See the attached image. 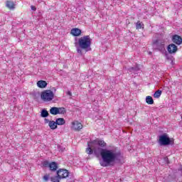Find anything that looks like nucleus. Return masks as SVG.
<instances>
[{
	"mask_svg": "<svg viewBox=\"0 0 182 182\" xmlns=\"http://www.w3.org/2000/svg\"><path fill=\"white\" fill-rule=\"evenodd\" d=\"M98 146H100V147ZM100 147H106V142L103 140H93L88 142L86 153H87V154H92L94 151L95 154H100L102 161H100V164L102 167L114 166L116 161L120 160L122 154L119 151H116V149H105Z\"/></svg>",
	"mask_w": 182,
	"mask_h": 182,
	"instance_id": "nucleus-1",
	"label": "nucleus"
},
{
	"mask_svg": "<svg viewBox=\"0 0 182 182\" xmlns=\"http://www.w3.org/2000/svg\"><path fill=\"white\" fill-rule=\"evenodd\" d=\"M77 44L79 47H77V52L80 55H82V49L85 52L92 50L90 46H92V38L90 36H84L78 39Z\"/></svg>",
	"mask_w": 182,
	"mask_h": 182,
	"instance_id": "nucleus-2",
	"label": "nucleus"
},
{
	"mask_svg": "<svg viewBox=\"0 0 182 182\" xmlns=\"http://www.w3.org/2000/svg\"><path fill=\"white\" fill-rule=\"evenodd\" d=\"M55 97V92L50 90H46L41 92V99L44 102H50Z\"/></svg>",
	"mask_w": 182,
	"mask_h": 182,
	"instance_id": "nucleus-3",
	"label": "nucleus"
},
{
	"mask_svg": "<svg viewBox=\"0 0 182 182\" xmlns=\"http://www.w3.org/2000/svg\"><path fill=\"white\" fill-rule=\"evenodd\" d=\"M159 144L161 146H168V144H173V141L170 140L167 134H163L159 136Z\"/></svg>",
	"mask_w": 182,
	"mask_h": 182,
	"instance_id": "nucleus-4",
	"label": "nucleus"
},
{
	"mask_svg": "<svg viewBox=\"0 0 182 182\" xmlns=\"http://www.w3.org/2000/svg\"><path fill=\"white\" fill-rule=\"evenodd\" d=\"M57 176H58L59 178H66L69 177V171L66 169H59L57 171Z\"/></svg>",
	"mask_w": 182,
	"mask_h": 182,
	"instance_id": "nucleus-5",
	"label": "nucleus"
},
{
	"mask_svg": "<svg viewBox=\"0 0 182 182\" xmlns=\"http://www.w3.org/2000/svg\"><path fill=\"white\" fill-rule=\"evenodd\" d=\"M72 129H73V130H82L83 125L78 121H74L72 122Z\"/></svg>",
	"mask_w": 182,
	"mask_h": 182,
	"instance_id": "nucleus-6",
	"label": "nucleus"
},
{
	"mask_svg": "<svg viewBox=\"0 0 182 182\" xmlns=\"http://www.w3.org/2000/svg\"><path fill=\"white\" fill-rule=\"evenodd\" d=\"M167 50L168 53L173 54L176 53V52L178 50V48H177V46H176L175 44H169L167 47Z\"/></svg>",
	"mask_w": 182,
	"mask_h": 182,
	"instance_id": "nucleus-7",
	"label": "nucleus"
},
{
	"mask_svg": "<svg viewBox=\"0 0 182 182\" xmlns=\"http://www.w3.org/2000/svg\"><path fill=\"white\" fill-rule=\"evenodd\" d=\"M172 42H173V43H176V45H181L182 38L178 35H174L172 37Z\"/></svg>",
	"mask_w": 182,
	"mask_h": 182,
	"instance_id": "nucleus-8",
	"label": "nucleus"
},
{
	"mask_svg": "<svg viewBox=\"0 0 182 182\" xmlns=\"http://www.w3.org/2000/svg\"><path fill=\"white\" fill-rule=\"evenodd\" d=\"M37 86L40 87V89H45V87L48 86V82L45 80H39L37 82Z\"/></svg>",
	"mask_w": 182,
	"mask_h": 182,
	"instance_id": "nucleus-9",
	"label": "nucleus"
},
{
	"mask_svg": "<svg viewBox=\"0 0 182 182\" xmlns=\"http://www.w3.org/2000/svg\"><path fill=\"white\" fill-rule=\"evenodd\" d=\"M71 35H73V36H79L82 33V31L79 28H73L70 31Z\"/></svg>",
	"mask_w": 182,
	"mask_h": 182,
	"instance_id": "nucleus-10",
	"label": "nucleus"
},
{
	"mask_svg": "<svg viewBox=\"0 0 182 182\" xmlns=\"http://www.w3.org/2000/svg\"><path fill=\"white\" fill-rule=\"evenodd\" d=\"M6 8H9V9H15V3L12 1H6Z\"/></svg>",
	"mask_w": 182,
	"mask_h": 182,
	"instance_id": "nucleus-11",
	"label": "nucleus"
},
{
	"mask_svg": "<svg viewBox=\"0 0 182 182\" xmlns=\"http://www.w3.org/2000/svg\"><path fill=\"white\" fill-rule=\"evenodd\" d=\"M48 126L51 130H55L58 129V124H56V121H50L48 124Z\"/></svg>",
	"mask_w": 182,
	"mask_h": 182,
	"instance_id": "nucleus-12",
	"label": "nucleus"
},
{
	"mask_svg": "<svg viewBox=\"0 0 182 182\" xmlns=\"http://www.w3.org/2000/svg\"><path fill=\"white\" fill-rule=\"evenodd\" d=\"M55 123L58 126H63V124H65V123H66V122L65 121V119H63V118H58V119H56Z\"/></svg>",
	"mask_w": 182,
	"mask_h": 182,
	"instance_id": "nucleus-13",
	"label": "nucleus"
},
{
	"mask_svg": "<svg viewBox=\"0 0 182 182\" xmlns=\"http://www.w3.org/2000/svg\"><path fill=\"white\" fill-rule=\"evenodd\" d=\"M50 170L52 171H56L58 169V164H56L55 162H53L49 164Z\"/></svg>",
	"mask_w": 182,
	"mask_h": 182,
	"instance_id": "nucleus-14",
	"label": "nucleus"
},
{
	"mask_svg": "<svg viewBox=\"0 0 182 182\" xmlns=\"http://www.w3.org/2000/svg\"><path fill=\"white\" fill-rule=\"evenodd\" d=\"M50 113L51 114H54L55 116L56 114H58V107H51L50 109Z\"/></svg>",
	"mask_w": 182,
	"mask_h": 182,
	"instance_id": "nucleus-15",
	"label": "nucleus"
},
{
	"mask_svg": "<svg viewBox=\"0 0 182 182\" xmlns=\"http://www.w3.org/2000/svg\"><path fill=\"white\" fill-rule=\"evenodd\" d=\"M146 102L148 105H153L154 103V100H153V97H151V96H147L146 97Z\"/></svg>",
	"mask_w": 182,
	"mask_h": 182,
	"instance_id": "nucleus-16",
	"label": "nucleus"
},
{
	"mask_svg": "<svg viewBox=\"0 0 182 182\" xmlns=\"http://www.w3.org/2000/svg\"><path fill=\"white\" fill-rule=\"evenodd\" d=\"M161 96V90H158L154 94V97H155V99H159V97H160Z\"/></svg>",
	"mask_w": 182,
	"mask_h": 182,
	"instance_id": "nucleus-17",
	"label": "nucleus"
},
{
	"mask_svg": "<svg viewBox=\"0 0 182 182\" xmlns=\"http://www.w3.org/2000/svg\"><path fill=\"white\" fill-rule=\"evenodd\" d=\"M49 116V112L47 110L43 109L41 112V117H48Z\"/></svg>",
	"mask_w": 182,
	"mask_h": 182,
	"instance_id": "nucleus-18",
	"label": "nucleus"
},
{
	"mask_svg": "<svg viewBox=\"0 0 182 182\" xmlns=\"http://www.w3.org/2000/svg\"><path fill=\"white\" fill-rule=\"evenodd\" d=\"M66 109L64 107H58V114H65Z\"/></svg>",
	"mask_w": 182,
	"mask_h": 182,
	"instance_id": "nucleus-19",
	"label": "nucleus"
},
{
	"mask_svg": "<svg viewBox=\"0 0 182 182\" xmlns=\"http://www.w3.org/2000/svg\"><path fill=\"white\" fill-rule=\"evenodd\" d=\"M50 180L52 182H59L60 178H59V176L57 175V176L51 177Z\"/></svg>",
	"mask_w": 182,
	"mask_h": 182,
	"instance_id": "nucleus-20",
	"label": "nucleus"
},
{
	"mask_svg": "<svg viewBox=\"0 0 182 182\" xmlns=\"http://www.w3.org/2000/svg\"><path fill=\"white\" fill-rule=\"evenodd\" d=\"M142 26H143V25H141V22H140V21H137L136 25V29H141Z\"/></svg>",
	"mask_w": 182,
	"mask_h": 182,
	"instance_id": "nucleus-21",
	"label": "nucleus"
},
{
	"mask_svg": "<svg viewBox=\"0 0 182 182\" xmlns=\"http://www.w3.org/2000/svg\"><path fill=\"white\" fill-rule=\"evenodd\" d=\"M43 167H48V166H49V162H48V161H44L43 162Z\"/></svg>",
	"mask_w": 182,
	"mask_h": 182,
	"instance_id": "nucleus-22",
	"label": "nucleus"
},
{
	"mask_svg": "<svg viewBox=\"0 0 182 182\" xmlns=\"http://www.w3.org/2000/svg\"><path fill=\"white\" fill-rule=\"evenodd\" d=\"M43 180H45V181H48V180H49V175H45L43 176Z\"/></svg>",
	"mask_w": 182,
	"mask_h": 182,
	"instance_id": "nucleus-23",
	"label": "nucleus"
},
{
	"mask_svg": "<svg viewBox=\"0 0 182 182\" xmlns=\"http://www.w3.org/2000/svg\"><path fill=\"white\" fill-rule=\"evenodd\" d=\"M134 70H139L138 68H130V72H134Z\"/></svg>",
	"mask_w": 182,
	"mask_h": 182,
	"instance_id": "nucleus-24",
	"label": "nucleus"
},
{
	"mask_svg": "<svg viewBox=\"0 0 182 182\" xmlns=\"http://www.w3.org/2000/svg\"><path fill=\"white\" fill-rule=\"evenodd\" d=\"M32 11H36V7L31 6Z\"/></svg>",
	"mask_w": 182,
	"mask_h": 182,
	"instance_id": "nucleus-25",
	"label": "nucleus"
},
{
	"mask_svg": "<svg viewBox=\"0 0 182 182\" xmlns=\"http://www.w3.org/2000/svg\"><path fill=\"white\" fill-rule=\"evenodd\" d=\"M50 121L49 120V119H45V123H48V124H49V122H50Z\"/></svg>",
	"mask_w": 182,
	"mask_h": 182,
	"instance_id": "nucleus-26",
	"label": "nucleus"
},
{
	"mask_svg": "<svg viewBox=\"0 0 182 182\" xmlns=\"http://www.w3.org/2000/svg\"><path fill=\"white\" fill-rule=\"evenodd\" d=\"M68 95H69V96H72V92H70V91H68Z\"/></svg>",
	"mask_w": 182,
	"mask_h": 182,
	"instance_id": "nucleus-27",
	"label": "nucleus"
},
{
	"mask_svg": "<svg viewBox=\"0 0 182 182\" xmlns=\"http://www.w3.org/2000/svg\"><path fill=\"white\" fill-rule=\"evenodd\" d=\"M149 55H151V52H149Z\"/></svg>",
	"mask_w": 182,
	"mask_h": 182,
	"instance_id": "nucleus-28",
	"label": "nucleus"
},
{
	"mask_svg": "<svg viewBox=\"0 0 182 182\" xmlns=\"http://www.w3.org/2000/svg\"><path fill=\"white\" fill-rule=\"evenodd\" d=\"M54 91L56 92V89H54Z\"/></svg>",
	"mask_w": 182,
	"mask_h": 182,
	"instance_id": "nucleus-29",
	"label": "nucleus"
}]
</instances>
